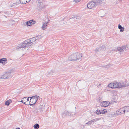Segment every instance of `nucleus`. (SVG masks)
I'll list each match as a JSON object with an SVG mask.
<instances>
[{
	"mask_svg": "<svg viewBox=\"0 0 129 129\" xmlns=\"http://www.w3.org/2000/svg\"><path fill=\"white\" fill-rule=\"evenodd\" d=\"M38 37L37 36L26 40L23 42L22 43L19 44L17 46V48L20 49L22 48H25L26 47L27 48L34 43L38 39Z\"/></svg>",
	"mask_w": 129,
	"mask_h": 129,
	"instance_id": "nucleus-1",
	"label": "nucleus"
},
{
	"mask_svg": "<svg viewBox=\"0 0 129 129\" xmlns=\"http://www.w3.org/2000/svg\"><path fill=\"white\" fill-rule=\"evenodd\" d=\"M82 57L81 54L77 52L70 56L68 57V59L71 61L77 60L81 59Z\"/></svg>",
	"mask_w": 129,
	"mask_h": 129,
	"instance_id": "nucleus-2",
	"label": "nucleus"
},
{
	"mask_svg": "<svg viewBox=\"0 0 129 129\" xmlns=\"http://www.w3.org/2000/svg\"><path fill=\"white\" fill-rule=\"evenodd\" d=\"M29 97H25L22 99L21 101L22 103L24 104L27 105H31L30 100L29 101Z\"/></svg>",
	"mask_w": 129,
	"mask_h": 129,
	"instance_id": "nucleus-3",
	"label": "nucleus"
},
{
	"mask_svg": "<svg viewBox=\"0 0 129 129\" xmlns=\"http://www.w3.org/2000/svg\"><path fill=\"white\" fill-rule=\"evenodd\" d=\"M128 106H125L118 110L116 111V114L119 115L124 113L125 111V109L128 108Z\"/></svg>",
	"mask_w": 129,
	"mask_h": 129,
	"instance_id": "nucleus-4",
	"label": "nucleus"
},
{
	"mask_svg": "<svg viewBox=\"0 0 129 129\" xmlns=\"http://www.w3.org/2000/svg\"><path fill=\"white\" fill-rule=\"evenodd\" d=\"M11 72H6L5 74L2 76L0 77V79H8L11 78L12 77Z\"/></svg>",
	"mask_w": 129,
	"mask_h": 129,
	"instance_id": "nucleus-5",
	"label": "nucleus"
},
{
	"mask_svg": "<svg viewBox=\"0 0 129 129\" xmlns=\"http://www.w3.org/2000/svg\"><path fill=\"white\" fill-rule=\"evenodd\" d=\"M96 5L94 1H92L89 2L87 4V7L89 9H92Z\"/></svg>",
	"mask_w": 129,
	"mask_h": 129,
	"instance_id": "nucleus-6",
	"label": "nucleus"
},
{
	"mask_svg": "<svg viewBox=\"0 0 129 129\" xmlns=\"http://www.w3.org/2000/svg\"><path fill=\"white\" fill-rule=\"evenodd\" d=\"M37 99L36 96V95L33 96L31 98H30V100L31 101V104L32 105L35 104L36 102V99Z\"/></svg>",
	"mask_w": 129,
	"mask_h": 129,
	"instance_id": "nucleus-7",
	"label": "nucleus"
},
{
	"mask_svg": "<svg viewBox=\"0 0 129 129\" xmlns=\"http://www.w3.org/2000/svg\"><path fill=\"white\" fill-rule=\"evenodd\" d=\"M109 102L108 101H103L101 102V106L103 107H106L108 106Z\"/></svg>",
	"mask_w": 129,
	"mask_h": 129,
	"instance_id": "nucleus-8",
	"label": "nucleus"
},
{
	"mask_svg": "<svg viewBox=\"0 0 129 129\" xmlns=\"http://www.w3.org/2000/svg\"><path fill=\"white\" fill-rule=\"evenodd\" d=\"M126 46L125 45L122 46L121 47H118L117 48V50L120 52L123 51L126 48Z\"/></svg>",
	"mask_w": 129,
	"mask_h": 129,
	"instance_id": "nucleus-9",
	"label": "nucleus"
},
{
	"mask_svg": "<svg viewBox=\"0 0 129 129\" xmlns=\"http://www.w3.org/2000/svg\"><path fill=\"white\" fill-rule=\"evenodd\" d=\"M119 85H118L119 88H122L123 87H124L126 86V84L124 82H121L118 83Z\"/></svg>",
	"mask_w": 129,
	"mask_h": 129,
	"instance_id": "nucleus-10",
	"label": "nucleus"
},
{
	"mask_svg": "<svg viewBox=\"0 0 129 129\" xmlns=\"http://www.w3.org/2000/svg\"><path fill=\"white\" fill-rule=\"evenodd\" d=\"M7 59L5 58L0 59V63H2L3 65L5 64V62L7 61Z\"/></svg>",
	"mask_w": 129,
	"mask_h": 129,
	"instance_id": "nucleus-11",
	"label": "nucleus"
},
{
	"mask_svg": "<svg viewBox=\"0 0 129 129\" xmlns=\"http://www.w3.org/2000/svg\"><path fill=\"white\" fill-rule=\"evenodd\" d=\"M105 46L104 45H102L101 47H100L99 48H97L95 50V51L96 53H98L99 52L101 51V50H103L104 49V48Z\"/></svg>",
	"mask_w": 129,
	"mask_h": 129,
	"instance_id": "nucleus-12",
	"label": "nucleus"
},
{
	"mask_svg": "<svg viewBox=\"0 0 129 129\" xmlns=\"http://www.w3.org/2000/svg\"><path fill=\"white\" fill-rule=\"evenodd\" d=\"M48 24V22H45L43 24L42 27V29L44 30L46 29L47 27V25Z\"/></svg>",
	"mask_w": 129,
	"mask_h": 129,
	"instance_id": "nucleus-13",
	"label": "nucleus"
},
{
	"mask_svg": "<svg viewBox=\"0 0 129 129\" xmlns=\"http://www.w3.org/2000/svg\"><path fill=\"white\" fill-rule=\"evenodd\" d=\"M114 85H113V88H119L118 85L119 84L118 83L116 82H114Z\"/></svg>",
	"mask_w": 129,
	"mask_h": 129,
	"instance_id": "nucleus-14",
	"label": "nucleus"
},
{
	"mask_svg": "<svg viewBox=\"0 0 129 129\" xmlns=\"http://www.w3.org/2000/svg\"><path fill=\"white\" fill-rule=\"evenodd\" d=\"M62 114L64 115H71V114L69 113L67 111H65Z\"/></svg>",
	"mask_w": 129,
	"mask_h": 129,
	"instance_id": "nucleus-15",
	"label": "nucleus"
},
{
	"mask_svg": "<svg viewBox=\"0 0 129 129\" xmlns=\"http://www.w3.org/2000/svg\"><path fill=\"white\" fill-rule=\"evenodd\" d=\"M12 102V101L11 100H9L6 101L5 103V105L7 106L9 105V104Z\"/></svg>",
	"mask_w": 129,
	"mask_h": 129,
	"instance_id": "nucleus-16",
	"label": "nucleus"
},
{
	"mask_svg": "<svg viewBox=\"0 0 129 129\" xmlns=\"http://www.w3.org/2000/svg\"><path fill=\"white\" fill-rule=\"evenodd\" d=\"M102 1V0H95L94 2L96 5L100 4Z\"/></svg>",
	"mask_w": 129,
	"mask_h": 129,
	"instance_id": "nucleus-17",
	"label": "nucleus"
},
{
	"mask_svg": "<svg viewBox=\"0 0 129 129\" xmlns=\"http://www.w3.org/2000/svg\"><path fill=\"white\" fill-rule=\"evenodd\" d=\"M33 126L35 129H38L40 127L39 124L38 123H36Z\"/></svg>",
	"mask_w": 129,
	"mask_h": 129,
	"instance_id": "nucleus-18",
	"label": "nucleus"
},
{
	"mask_svg": "<svg viewBox=\"0 0 129 129\" xmlns=\"http://www.w3.org/2000/svg\"><path fill=\"white\" fill-rule=\"evenodd\" d=\"M100 114H104L106 113L107 111L105 109H104L103 110H100Z\"/></svg>",
	"mask_w": 129,
	"mask_h": 129,
	"instance_id": "nucleus-19",
	"label": "nucleus"
},
{
	"mask_svg": "<svg viewBox=\"0 0 129 129\" xmlns=\"http://www.w3.org/2000/svg\"><path fill=\"white\" fill-rule=\"evenodd\" d=\"M114 85V84L113 83H110L108 85V86L109 87H111V88H113V85Z\"/></svg>",
	"mask_w": 129,
	"mask_h": 129,
	"instance_id": "nucleus-20",
	"label": "nucleus"
},
{
	"mask_svg": "<svg viewBox=\"0 0 129 129\" xmlns=\"http://www.w3.org/2000/svg\"><path fill=\"white\" fill-rule=\"evenodd\" d=\"M38 2L39 3V4H38V6L39 7V8L40 7H41L40 6V5L42 3V0H39L38 1Z\"/></svg>",
	"mask_w": 129,
	"mask_h": 129,
	"instance_id": "nucleus-21",
	"label": "nucleus"
},
{
	"mask_svg": "<svg viewBox=\"0 0 129 129\" xmlns=\"http://www.w3.org/2000/svg\"><path fill=\"white\" fill-rule=\"evenodd\" d=\"M30 22H31V25H33L35 24V21L34 20H32L29 21Z\"/></svg>",
	"mask_w": 129,
	"mask_h": 129,
	"instance_id": "nucleus-22",
	"label": "nucleus"
},
{
	"mask_svg": "<svg viewBox=\"0 0 129 129\" xmlns=\"http://www.w3.org/2000/svg\"><path fill=\"white\" fill-rule=\"evenodd\" d=\"M43 106H42L40 105L39 108V110L40 111H43Z\"/></svg>",
	"mask_w": 129,
	"mask_h": 129,
	"instance_id": "nucleus-23",
	"label": "nucleus"
},
{
	"mask_svg": "<svg viewBox=\"0 0 129 129\" xmlns=\"http://www.w3.org/2000/svg\"><path fill=\"white\" fill-rule=\"evenodd\" d=\"M16 5V4L15 3H14L11 5V7L12 8L15 7Z\"/></svg>",
	"mask_w": 129,
	"mask_h": 129,
	"instance_id": "nucleus-24",
	"label": "nucleus"
},
{
	"mask_svg": "<svg viewBox=\"0 0 129 129\" xmlns=\"http://www.w3.org/2000/svg\"><path fill=\"white\" fill-rule=\"evenodd\" d=\"M101 118H96L94 119V122H96L100 120L101 119Z\"/></svg>",
	"mask_w": 129,
	"mask_h": 129,
	"instance_id": "nucleus-25",
	"label": "nucleus"
},
{
	"mask_svg": "<svg viewBox=\"0 0 129 129\" xmlns=\"http://www.w3.org/2000/svg\"><path fill=\"white\" fill-rule=\"evenodd\" d=\"M26 24L28 26L31 25V22H30L29 21L26 22Z\"/></svg>",
	"mask_w": 129,
	"mask_h": 129,
	"instance_id": "nucleus-26",
	"label": "nucleus"
},
{
	"mask_svg": "<svg viewBox=\"0 0 129 129\" xmlns=\"http://www.w3.org/2000/svg\"><path fill=\"white\" fill-rule=\"evenodd\" d=\"M100 110H98L96 111V114L98 115L100 114Z\"/></svg>",
	"mask_w": 129,
	"mask_h": 129,
	"instance_id": "nucleus-27",
	"label": "nucleus"
},
{
	"mask_svg": "<svg viewBox=\"0 0 129 129\" xmlns=\"http://www.w3.org/2000/svg\"><path fill=\"white\" fill-rule=\"evenodd\" d=\"M90 124H92L93 123V122H94V119H93L91 120L90 121Z\"/></svg>",
	"mask_w": 129,
	"mask_h": 129,
	"instance_id": "nucleus-28",
	"label": "nucleus"
},
{
	"mask_svg": "<svg viewBox=\"0 0 129 129\" xmlns=\"http://www.w3.org/2000/svg\"><path fill=\"white\" fill-rule=\"evenodd\" d=\"M74 20L79 19H80V17H79L77 16L75 17H74Z\"/></svg>",
	"mask_w": 129,
	"mask_h": 129,
	"instance_id": "nucleus-29",
	"label": "nucleus"
},
{
	"mask_svg": "<svg viewBox=\"0 0 129 129\" xmlns=\"http://www.w3.org/2000/svg\"><path fill=\"white\" fill-rule=\"evenodd\" d=\"M124 28L123 27L122 28L120 29V32L123 31H124Z\"/></svg>",
	"mask_w": 129,
	"mask_h": 129,
	"instance_id": "nucleus-30",
	"label": "nucleus"
},
{
	"mask_svg": "<svg viewBox=\"0 0 129 129\" xmlns=\"http://www.w3.org/2000/svg\"><path fill=\"white\" fill-rule=\"evenodd\" d=\"M123 27H122L121 26L120 24H119L118 26V28L119 29H120L121 28H122Z\"/></svg>",
	"mask_w": 129,
	"mask_h": 129,
	"instance_id": "nucleus-31",
	"label": "nucleus"
},
{
	"mask_svg": "<svg viewBox=\"0 0 129 129\" xmlns=\"http://www.w3.org/2000/svg\"><path fill=\"white\" fill-rule=\"evenodd\" d=\"M36 96L37 99H36V101L37 102V101L38 99L40 98V97L39 96H37V95H36Z\"/></svg>",
	"mask_w": 129,
	"mask_h": 129,
	"instance_id": "nucleus-32",
	"label": "nucleus"
},
{
	"mask_svg": "<svg viewBox=\"0 0 129 129\" xmlns=\"http://www.w3.org/2000/svg\"><path fill=\"white\" fill-rule=\"evenodd\" d=\"M80 0H75V2L76 3H77L80 2Z\"/></svg>",
	"mask_w": 129,
	"mask_h": 129,
	"instance_id": "nucleus-33",
	"label": "nucleus"
},
{
	"mask_svg": "<svg viewBox=\"0 0 129 129\" xmlns=\"http://www.w3.org/2000/svg\"><path fill=\"white\" fill-rule=\"evenodd\" d=\"M22 3H21L22 4H25L26 3V2H25V1L23 2H21Z\"/></svg>",
	"mask_w": 129,
	"mask_h": 129,
	"instance_id": "nucleus-34",
	"label": "nucleus"
},
{
	"mask_svg": "<svg viewBox=\"0 0 129 129\" xmlns=\"http://www.w3.org/2000/svg\"><path fill=\"white\" fill-rule=\"evenodd\" d=\"M74 17H75L74 16L72 18H70V19H69L70 20V21L72 19H73V18H74Z\"/></svg>",
	"mask_w": 129,
	"mask_h": 129,
	"instance_id": "nucleus-35",
	"label": "nucleus"
},
{
	"mask_svg": "<svg viewBox=\"0 0 129 129\" xmlns=\"http://www.w3.org/2000/svg\"><path fill=\"white\" fill-rule=\"evenodd\" d=\"M101 84H99V85L98 86V87H99L100 86H101Z\"/></svg>",
	"mask_w": 129,
	"mask_h": 129,
	"instance_id": "nucleus-36",
	"label": "nucleus"
},
{
	"mask_svg": "<svg viewBox=\"0 0 129 129\" xmlns=\"http://www.w3.org/2000/svg\"><path fill=\"white\" fill-rule=\"evenodd\" d=\"M90 124L89 121H88L87 123H86V124Z\"/></svg>",
	"mask_w": 129,
	"mask_h": 129,
	"instance_id": "nucleus-37",
	"label": "nucleus"
},
{
	"mask_svg": "<svg viewBox=\"0 0 129 129\" xmlns=\"http://www.w3.org/2000/svg\"><path fill=\"white\" fill-rule=\"evenodd\" d=\"M23 0H20V2L21 3H22V2H23Z\"/></svg>",
	"mask_w": 129,
	"mask_h": 129,
	"instance_id": "nucleus-38",
	"label": "nucleus"
},
{
	"mask_svg": "<svg viewBox=\"0 0 129 129\" xmlns=\"http://www.w3.org/2000/svg\"><path fill=\"white\" fill-rule=\"evenodd\" d=\"M121 0H118V1H121Z\"/></svg>",
	"mask_w": 129,
	"mask_h": 129,
	"instance_id": "nucleus-39",
	"label": "nucleus"
},
{
	"mask_svg": "<svg viewBox=\"0 0 129 129\" xmlns=\"http://www.w3.org/2000/svg\"><path fill=\"white\" fill-rule=\"evenodd\" d=\"M26 2V3H27V1H26V2Z\"/></svg>",
	"mask_w": 129,
	"mask_h": 129,
	"instance_id": "nucleus-40",
	"label": "nucleus"
},
{
	"mask_svg": "<svg viewBox=\"0 0 129 129\" xmlns=\"http://www.w3.org/2000/svg\"><path fill=\"white\" fill-rule=\"evenodd\" d=\"M33 101H31V102H33Z\"/></svg>",
	"mask_w": 129,
	"mask_h": 129,
	"instance_id": "nucleus-41",
	"label": "nucleus"
}]
</instances>
